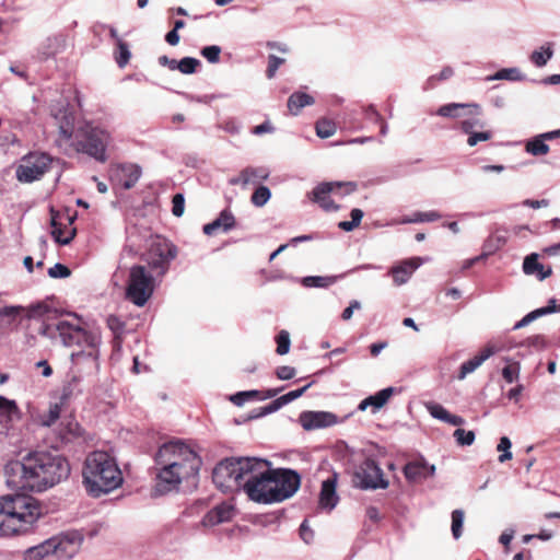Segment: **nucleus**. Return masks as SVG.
<instances>
[{"label": "nucleus", "mask_w": 560, "mask_h": 560, "mask_svg": "<svg viewBox=\"0 0 560 560\" xmlns=\"http://www.w3.org/2000/svg\"><path fill=\"white\" fill-rule=\"evenodd\" d=\"M23 308L20 306H4L0 308V317L8 318V325L18 327L21 323V313Z\"/></svg>", "instance_id": "38"}, {"label": "nucleus", "mask_w": 560, "mask_h": 560, "mask_svg": "<svg viewBox=\"0 0 560 560\" xmlns=\"http://www.w3.org/2000/svg\"><path fill=\"white\" fill-rule=\"evenodd\" d=\"M312 385V383H308L307 385L299 388V389H295V390H291L282 396L281 397V400L283 401L284 405L291 402L292 400L301 397L304 392Z\"/></svg>", "instance_id": "63"}, {"label": "nucleus", "mask_w": 560, "mask_h": 560, "mask_svg": "<svg viewBox=\"0 0 560 560\" xmlns=\"http://www.w3.org/2000/svg\"><path fill=\"white\" fill-rule=\"evenodd\" d=\"M552 55L553 51L549 46L546 48L542 47L541 50L533 51V54L530 55V60L537 67H542L552 57Z\"/></svg>", "instance_id": "47"}, {"label": "nucleus", "mask_w": 560, "mask_h": 560, "mask_svg": "<svg viewBox=\"0 0 560 560\" xmlns=\"http://www.w3.org/2000/svg\"><path fill=\"white\" fill-rule=\"evenodd\" d=\"M30 455L20 460H12L5 465L4 474L9 487L18 490L36 491L33 486L34 475L32 472Z\"/></svg>", "instance_id": "13"}, {"label": "nucleus", "mask_w": 560, "mask_h": 560, "mask_svg": "<svg viewBox=\"0 0 560 560\" xmlns=\"http://www.w3.org/2000/svg\"><path fill=\"white\" fill-rule=\"evenodd\" d=\"M43 515V506L26 494L5 495L0 499V535L27 533Z\"/></svg>", "instance_id": "4"}, {"label": "nucleus", "mask_w": 560, "mask_h": 560, "mask_svg": "<svg viewBox=\"0 0 560 560\" xmlns=\"http://www.w3.org/2000/svg\"><path fill=\"white\" fill-rule=\"evenodd\" d=\"M234 516V508L232 504L223 502L211 509L201 521L205 527H212L218 524L229 522Z\"/></svg>", "instance_id": "24"}, {"label": "nucleus", "mask_w": 560, "mask_h": 560, "mask_svg": "<svg viewBox=\"0 0 560 560\" xmlns=\"http://www.w3.org/2000/svg\"><path fill=\"white\" fill-rule=\"evenodd\" d=\"M131 57L128 44L120 38H117L115 60L120 68L127 66Z\"/></svg>", "instance_id": "37"}, {"label": "nucleus", "mask_w": 560, "mask_h": 560, "mask_svg": "<svg viewBox=\"0 0 560 560\" xmlns=\"http://www.w3.org/2000/svg\"><path fill=\"white\" fill-rule=\"evenodd\" d=\"M155 288L152 273L142 265L130 268L126 283V299L137 306H144Z\"/></svg>", "instance_id": "9"}, {"label": "nucleus", "mask_w": 560, "mask_h": 560, "mask_svg": "<svg viewBox=\"0 0 560 560\" xmlns=\"http://www.w3.org/2000/svg\"><path fill=\"white\" fill-rule=\"evenodd\" d=\"M52 159L43 152H31L21 159L16 167V178L21 183H32L40 179L50 168Z\"/></svg>", "instance_id": "11"}, {"label": "nucleus", "mask_w": 560, "mask_h": 560, "mask_svg": "<svg viewBox=\"0 0 560 560\" xmlns=\"http://www.w3.org/2000/svg\"><path fill=\"white\" fill-rule=\"evenodd\" d=\"M492 79L495 80H517L520 79V71L515 68L502 69L498 71Z\"/></svg>", "instance_id": "60"}, {"label": "nucleus", "mask_w": 560, "mask_h": 560, "mask_svg": "<svg viewBox=\"0 0 560 560\" xmlns=\"http://www.w3.org/2000/svg\"><path fill=\"white\" fill-rule=\"evenodd\" d=\"M177 253V247L172 242L165 238H156L151 243L145 254V261L159 276H164Z\"/></svg>", "instance_id": "12"}, {"label": "nucleus", "mask_w": 560, "mask_h": 560, "mask_svg": "<svg viewBox=\"0 0 560 560\" xmlns=\"http://www.w3.org/2000/svg\"><path fill=\"white\" fill-rule=\"evenodd\" d=\"M270 480L273 481L269 489L271 503L289 499L298 491L301 483L299 474L285 468L273 469L270 467Z\"/></svg>", "instance_id": "10"}, {"label": "nucleus", "mask_w": 560, "mask_h": 560, "mask_svg": "<svg viewBox=\"0 0 560 560\" xmlns=\"http://www.w3.org/2000/svg\"><path fill=\"white\" fill-rule=\"evenodd\" d=\"M250 457L226 458L213 469L212 480L222 492L244 490Z\"/></svg>", "instance_id": "7"}, {"label": "nucleus", "mask_w": 560, "mask_h": 560, "mask_svg": "<svg viewBox=\"0 0 560 560\" xmlns=\"http://www.w3.org/2000/svg\"><path fill=\"white\" fill-rule=\"evenodd\" d=\"M555 303H556L555 300H550L549 304L547 306L537 308L533 312H529L527 315H525L521 320H518L514 325L513 329H520L522 327H525L526 325H528L533 320L537 319L538 317L556 312L558 308Z\"/></svg>", "instance_id": "33"}, {"label": "nucleus", "mask_w": 560, "mask_h": 560, "mask_svg": "<svg viewBox=\"0 0 560 560\" xmlns=\"http://www.w3.org/2000/svg\"><path fill=\"white\" fill-rule=\"evenodd\" d=\"M351 221H340L338 223V228L342 231L350 232L353 231L355 228H358L362 221L363 218V211L361 209H352L351 210Z\"/></svg>", "instance_id": "40"}, {"label": "nucleus", "mask_w": 560, "mask_h": 560, "mask_svg": "<svg viewBox=\"0 0 560 560\" xmlns=\"http://www.w3.org/2000/svg\"><path fill=\"white\" fill-rule=\"evenodd\" d=\"M341 422V419L328 411H317V428H328Z\"/></svg>", "instance_id": "46"}, {"label": "nucleus", "mask_w": 560, "mask_h": 560, "mask_svg": "<svg viewBox=\"0 0 560 560\" xmlns=\"http://www.w3.org/2000/svg\"><path fill=\"white\" fill-rule=\"evenodd\" d=\"M393 394V387L384 388L377 392L375 395L369 396L368 398L363 399L359 405V409L365 410L369 406H373L375 409H380L387 404Z\"/></svg>", "instance_id": "31"}, {"label": "nucleus", "mask_w": 560, "mask_h": 560, "mask_svg": "<svg viewBox=\"0 0 560 560\" xmlns=\"http://www.w3.org/2000/svg\"><path fill=\"white\" fill-rule=\"evenodd\" d=\"M345 188V194H350L357 189V184L348 183H320L317 185V205L325 211H336L339 207L327 195Z\"/></svg>", "instance_id": "15"}, {"label": "nucleus", "mask_w": 560, "mask_h": 560, "mask_svg": "<svg viewBox=\"0 0 560 560\" xmlns=\"http://www.w3.org/2000/svg\"><path fill=\"white\" fill-rule=\"evenodd\" d=\"M285 63L284 58L277 57L276 55L268 56V66L266 69V75L268 79L275 78L280 66Z\"/></svg>", "instance_id": "51"}, {"label": "nucleus", "mask_w": 560, "mask_h": 560, "mask_svg": "<svg viewBox=\"0 0 560 560\" xmlns=\"http://www.w3.org/2000/svg\"><path fill=\"white\" fill-rule=\"evenodd\" d=\"M235 217L230 209H224L220 212L219 217L211 223L203 225V233L206 235H213L218 231L228 232L235 226Z\"/></svg>", "instance_id": "26"}, {"label": "nucleus", "mask_w": 560, "mask_h": 560, "mask_svg": "<svg viewBox=\"0 0 560 560\" xmlns=\"http://www.w3.org/2000/svg\"><path fill=\"white\" fill-rule=\"evenodd\" d=\"M441 218L436 211L417 212L409 222H433Z\"/></svg>", "instance_id": "57"}, {"label": "nucleus", "mask_w": 560, "mask_h": 560, "mask_svg": "<svg viewBox=\"0 0 560 560\" xmlns=\"http://www.w3.org/2000/svg\"><path fill=\"white\" fill-rule=\"evenodd\" d=\"M547 342L544 336L541 335H535L532 337H528L522 342V346L525 347H533L537 350H542L546 347Z\"/></svg>", "instance_id": "56"}, {"label": "nucleus", "mask_w": 560, "mask_h": 560, "mask_svg": "<svg viewBox=\"0 0 560 560\" xmlns=\"http://www.w3.org/2000/svg\"><path fill=\"white\" fill-rule=\"evenodd\" d=\"M271 197V191L267 186H258L250 197V201L256 207L265 206Z\"/></svg>", "instance_id": "41"}, {"label": "nucleus", "mask_w": 560, "mask_h": 560, "mask_svg": "<svg viewBox=\"0 0 560 560\" xmlns=\"http://www.w3.org/2000/svg\"><path fill=\"white\" fill-rule=\"evenodd\" d=\"M269 177V171L268 168L264 166L259 167H253L247 166L244 170H242L236 177L230 178L229 183L231 185H241L243 187H246L247 185H255L262 180L268 179Z\"/></svg>", "instance_id": "22"}, {"label": "nucleus", "mask_w": 560, "mask_h": 560, "mask_svg": "<svg viewBox=\"0 0 560 560\" xmlns=\"http://www.w3.org/2000/svg\"><path fill=\"white\" fill-rule=\"evenodd\" d=\"M33 486L40 492L54 487L70 474V465L66 457L49 452H35L30 454Z\"/></svg>", "instance_id": "6"}, {"label": "nucleus", "mask_w": 560, "mask_h": 560, "mask_svg": "<svg viewBox=\"0 0 560 560\" xmlns=\"http://www.w3.org/2000/svg\"><path fill=\"white\" fill-rule=\"evenodd\" d=\"M155 462L160 468L154 492L160 495L177 490L185 480L196 478L202 464L200 456L182 440L162 444L155 454Z\"/></svg>", "instance_id": "1"}, {"label": "nucleus", "mask_w": 560, "mask_h": 560, "mask_svg": "<svg viewBox=\"0 0 560 560\" xmlns=\"http://www.w3.org/2000/svg\"><path fill=\"white\" fill-rule=\"evenodd\" d=\"M467 135H468L467 144L469 147H475L480 141H489L493 137V133L490 130H485V131H475L474 130Z\"/></svg>", "instance_id": "50"}, {"label": "nucleus", "mask_w": 560, "mask_h": 560, "mask_svg": "<svg viewBox=\"0 0 560 560\" xmlns=\"http://www.w3.org/2000/svg\"><path fill=\"white\" fill-rule=\"evenodd\" d=\"M221 47L217 45L206 46L201 49V55L209 62L215 63L220 60Z\"/></svg>", "instance_id": "53"}, {"label": "nucleus", "mask_w": 560, "mask_h": 560, "mask_svg": "<svg viewBox=\"0 0 560 560\" xmlns=\"http://www.w3.org/2000/svg\"><path fill=\"white\" fill-rule=\"evenodd\" d=\"M337 130V126L335 121L322 118L320 120H317V137L326 139L331 137Z\"/></svg>", "instance_id": "42"}, {"label": "nucleus", "mask_w": 560, "mask_h": 560, "mask_svg": "<svg viewBox=\"0 0 560 560\" xmlns=\"http://www.w3.org/2000/svg\"><path fill=\"white\" fill-rule=\"evenodd\" d=\"M48 275L51 278H67L71 275V270L62 264H56L48 269Z\"/></svg>", "instance_id": "58"}, {"label": "nucleus", "mask_w": 560, "mask_h": 560, "mask_svg": "<svg viewBox=\"0 0 560 560\" xmlns=\"http://www.w3.org/2000/svg\"><path fill=\"white\" fill-rule=\"evenodd\" d=\"M464 516L465 514L463 510H454L452 512V534L455 539H458L462 536Z\"/></svg>", "instance_id": "48"}, {"label": "nucleus", "mask_w": 560, "mask_h": 560, "mask_svg": "<svg viewBox=\"0 0 560 560\" xmlns=\"http://www.w3.org/2000/svg\"><path fill=\"white\" fill-rule=\"evenodd\" d=\"M108 136L105 131L85 124L74 128V117L66 114L59 125V137L56 140L65 152L69 150L85 153L100 162L106 161Z\"/></svg>", "instance_id": "3"}, {"label": "nucleus", "mask_w": 560, "mask_h": 560, "mask_svg": "<svg viewBox=\"0 0 560 560\" xmlns=\"http://www.w3.org/2000/svg\"><path fill=\"white\" fill-rule=\"evenodd\" d=\"M82 477L86 492L93 498L117 489L124 481L115 458L103 451H94L86 456Z\"/></svg>", "instance_id": "5"}, {"label": "nucleus", "mask_w": 560, "mask_h": 560, "mask_svg": "<svg viewBox=\"0 0 560 560\" xmlns=\"http://www.w3.org/2000/svg\"><path fill=\"white\" fill-rule=\"evenodd\" d=\"M523 270L526 275H536L539 280H544L552 275L551 267L545 268V266L538 261L537 254H530L525 257Z\"/></svg>", "instance_id": "30"}, {"label": "nucleus", "mask_w": 560, "mask_h": 560, "mask_svg": "<svg viewBox=\"0 0 560 560\" xmlns=\"http://www.w3.org/2000/svg\"><path fill=\"white\" fill-rule=\"evenodd\" d=\"M54 539H49L44 544L30 549V557L36 560H51L55 558Z\"/></svg>", "instance_id": "35"}, {"label": "nucleus", "mask_w": 560, "mask_h": 560, "mask_svg": "<svg viewBox=\"0 0 560 560\" xmlns=\"http://www.w3.org/2000/svg\"><path fill=\"white\" fill-rule=\"evenodd\" d=\"M52 539V548H55V558L58 560L72 558L79 551L82 541V538L78 537L74 534H68L60 538Z\"/></svg>", "instance_id": "19"}, {"label": "nucleus", "mask_w": 560, "mask_h": 560, "mask_svg": "<svg viewBox=\"0 0 560 560\" xmlns=\"http://www.w3.org/2000/svg\"><path fill=\"white\" fill-rule=\"evenodd\" d=\"M358 476L361 477V487L364 489H385L388 486V481L385 480L382 469L373 459L364 460L361 466V472L358 474Z\"/></svg>", "instance_id": "16"}, {"label": "nucleus", "mask_w": 560, "mask_h": 560, "mask_svg": "<svg viewBox=\"0 0 560 560\" xmlns=\"http://www.w3.org/2000/svg\"><path fill=\"white\" fill-rule=\"evenodd\" d=\"M300 537L306 544H311L314 540V530L308 525V520H304L299 529Z\"/></svg>", "instance_id": "59"}, {"label": "nucleus", "mask_w": 560, "mask_h": 560, "mask_svg": "<svg viewBox=\"0 0 560 560\" xmlns=\"http://www.w3.org/2000/svg\"><path fill=\"white\" fill-rule=\"evenodd\" d=\"M74 218V215L68 212L61 213L51 210V234L57 243L67 245L75 236L77 230L73 226Z\"/></svg>", "instance_id": "14"}, {"label": "nucleus", "mask_w": 560, "mask_h": 560, "mask_svg": "<svg viewBox=\"0 0 560 560\" xmlns=\"http://www.w3.org/2000/svg\"><path fill=\"white\" fill-rule=\"evenodd\" d=\"M82 435L83 429L73 417L62 419L58 428V439L61 444L73 442Z\"/></svg>", "instance_id": "25"}, {"label": "nucleus", "mask_w": 560, "mask_h": 560, "mask_svg": "<svg viewBox=\"0 0 560 560\" xmlns=\"http://www.w3.org/2000/svg\"><path fill=\"white\" fill-rule=\"evenodd\" d=\"M425 470V465L418 462L408 463L404 468L405 476L409 480H417L418 478L424 477L427 475Z\"/></svg>", "instance_id": "39"}, {"label": "nucleus", "mask_w": 560, "mask_h": 560, "mask_svg": "<svg viewBox=\"0 0 560 560\" xmlns=\"http://www.w3.org/2000/svg\"><path fill=\"white\" fill-rule=\"evenodd\" d=\"M497 352V349L488 345L486 346L477 355L464 362L460 365L458 378L464 380L467 374L472 373L477 368H479L488 358Z\"/></svg>", "instance_id": "27"}, {"label": "nucleus", "mask_w": 560, "mask_h": 560, "mask_svg": "<svg viewBox=\"0 0 560 560\" xmlns=\"http://www.w3.org/2000/svg\"><path fill=\"white\" fill-rule=\"evenodd\" d=\"M141 176V168L136 164H120L112 170L110 178L124 189L132 188Z\"/></svg>", "instance_id": "18"}, {"label": "nucleus", "mask_w": 560, "mask_h": 560, "mask_svg": "<svg viewBox=\"0 0 560 560\" xmlns=\"http://www.w3.org/2000/svg\"><path fill=\"white\" fill-rule=\"evenodd\" d=\"M248 466L244 492L255 502L271 503L269 489L273 481L270 480V463L266 459L250 457Z\"/></svg>", "instance_id": "8"}, {"label": "nucleus", "mask_w": 560, "mask_h": 560, "mask_svg": "<svg viewBox=\"0 0 560 560\" xmlns=\"http://www.w3.org/2000/svg\"><path fill=\"white\" fill-rule=\"evenodd\" d=\"M50 312L49 307L44 304L39 303L37 305H34L30 307L27 316L31 317H39L48 314Z\"/></svg>", "instance_id": "64"}, {"label": "nucleus", "mask_w": 560, "mask_h": 560, "mask_svg": "<svg viewBox=\"0 0 560 560\" xmlns=\"http://www.w3.org/2000/svg\"><path fill=\"white\" fill-rule=\"evenodd\" d=\"M511 441L508 436H502L500 439V442L497 446L498 451L499 452H503L500 456H499V462L500 463H504L506 460H510L512 458V453L510 452V448H511Z\"/></svg>", "instance_id": "52"}, {"label": "nucleus", "mask_w": 560, "mask_h": 560, "mask_svg": "<svg viewBox=\"0 0 560 560\" xmlns=\"http://www.w3.org/2000/svg\"><path fill=\"white\" fill-rule=\"evenodd\" d=\"M520 373V363L515 362L506 365L502 371V376L508 383H513L517 380Z\"/></svg>", "instance_id": "54"}, {"label": "nucleus", "mask_w": 560, "mask_h": 560, "mask_svg": "<svg viewBox=\"0 0 560 560\" xmlns=\"http://www.w3.org/2000/svg\"><path fill=\"white\" fill-rule=\"evenodd\" d=\"M276 352L279 355H284L290 351V335L287 330H280L279 334L276 336Z\"/></svg>", "instance_id": "45"}, {"label": "nucleus", "mask_w": 560, "mask_h": 560, "mask_svg": "<svg viewBox=\"0 0 560 560\" xmlns=\"http://www.w3.org/2000/svg\"><path fill=\"white\" fill-rule=\"evenodd\" d=\"M425 408L433 418L439 419L448 424L459 427L465 423L464 418L456 415H452L442 405L438 402H427Z\"/></svg>", "instance_id": "28"}, {"label": "nucleus", "mask_w": 560, "mask_h": 560, "mask_svg": "<svg viewBox=\"0 0 560 560\" xmlns=\"http://www.w3.org/2000/svg\"><path fill=\"white\" fill-rule=\"evenodd\" d=\"M313 102L314 98L312 95L295 92L288 100V109L292 115H299L303 107L312 105Z\"/></svg>", "instance_id": "32"}, {"label": "nucleus", "mask_w": 560, "mask_h": 560, "mask_svg": "<svg viewBox=\"0 0 560 560\" xmlns=\"http://www.w3.org/2000/svg\"><path fill=\"white\" fill-rule=\"evenodd\" d=\"M547 138L542 137V135L535 137L534 139L527 141L525 145L526 152L530 153L534 156L545 155L549 152V145L545 143Z\"/></svg>", "instance_id": "36"}, {"label": "nucleus", "mask_w": 560, "mask_h": 560, "mask_svg": "<svg viewBox=\"0 0 560 560\" xmlns=\"http://www.w3.org/2000/svg\"><path fill=\"white\" fill-rule=\"evenodd\" d=\"M185 210V198L183 194H176L172 199V213L175 217H182Z\"/></svg>", "instance_id": "55"}, {"label": "nucleus", "mask_w": 560, "mask_h": 560, "mask_svg": "<svg viewBox=\"0 0 560 560\" xmlns=\"http://www.w3.org/2000/svg\"><path fill=\"white\" fill-rule=\"evenodd\" d=\"M79 378L73 377L72 382L69 383L67 386L62 389V395L60 397V402H56L49 406V409L47 412H44L39 416L40 424L44 427H51L56 423V421L60 418L61 413V407L68 401L72 394L71 385L72 383H78Z\"/></svg>", "instance_id": "23"}, {"label": "nucleus", "mask_w": 560, "mask_h": 560, "mask_svg": "<svg viewBox=\"0 0 560 560\" xmlns=\"http://www.w3.org/2000/svg\"><path fill=\"white\" fill-rule=\"evenodd\" d=\"M300 423L305 430L315 428V411H304L300 416Z\"/></svg>", "instance_id": "62"}, {"label": "nucleus", "mask_w": 560, "mask_h": 560, "mask_svg": "<svg viewBox=\"0 0 560 560\" xmlns=\"http://www.w3.org/2000/svg\"><path fill=\"white\" fill-rule=\"evenodd\" d=\"M281 388L268 389L264 393L255 389L238 392L231 396L230 400L236 406H243L248 400L272 398L277 396Z\"/></svg>", "instance_id": "29"}, {"label": "nucleus", "mask_w": 560, "mask_h": 560, "mask_svg": "<svg viewBox=\"0 0 560 560\" xmlns=\"http://www.w3.org/2000/svg\"><path fill=\"white\" fill-rule=\"evenodd\" d=\"M485 125V121L481 120L479 116H465L464 119L459 122V129L464 133H469L476 128H483Z\"/></svg>", "instance_id": "43"}, {"label": "nucleus", "mask_w": 560, "mask_h": 560, "mask_svg": "<svg viewBox=\"0 0 560 560\" xmlns=\"http://www.w3.org/2000/svg\"><path fill=\"white\" fill-rule=\"evenodd\" d=\"M275 374L279 380L288 381L293 378L296 373L294 368L289 365H281L276 369Z\"/></svg>", "instance_id": "61"}, {"label": "nucleus", "mask_w": 560, "mask_h": 560, "mask_svg": "<svg viewBox=\"0 0 560 560\" xmlns=\"http://www.w3.org/2000/svg\"><path fill=\"white\" fill-rule=\"evenodd\" d=\"M55 329L66 347H77L78 350L71 353V361L79 365L86 360L91 369L97 371L100 368V346L102 336L97 329H88L81 318L73 315L70 318H60Z\"/></svg>", "instance_id": "2"}, {"label": "nucleus", "mask_w": 560, "mask_h": 560, "mask_svg": "<svg viewBox=\"0 0 560 560\" xmlns=\"http://www.w3.org/2000/svg\"><path fill=\"white\" fill-rule=\"evenodd\" d=\"M0 416L7 417L11 423L21 420V411L16 402L3 396H0Z\"/></svg>", "instance_id": "34"}, {"label": "nucleus", "mask_w": 560, "mask_h": 560, "mask_svg": "<svg viewBox=\"0 0 560 560\" xmlns=\"http://www.w3.org/2000/svg\"><path fill=\"white\" fill-rule=\"evenodd\" d=\"M482 108L477 103H448L440 106L436 115L445 118H464L465 116H481Z\"/></svg>", "instance_id": "17"}, {"label": "nucleus", "mask_w": 560, "mask_h": 560, "mask_svg": "<svg viewBox=\"0 0 560 560\" xmlns=\"http://www.w3.org/2000/svg\"><path fill=\"white\" fill-rule=\"evenodd\" d=\"M337 474H332L323 481L317 504L320 509L331 511L338 503L339 497L336 492Z\"/></svg>", "instance_id": "20"}, {"label": "nucleus", "mask_w": 560, "mask_h": 560, "mask_svg": "<svg viewBox=\"0 0 560 560\" xmlns=\"http://www.w3.org/2000/svg\"><path fill=\"white\" fill-rule=\"evenodd\" d=\"M454 438L458 445L460 446H469L475 442V432L474 431H466L464 429H456L454 431Z\"/></svg>", "instance_id": "49"}, {"label": "nucleus", "mask_w": 560, "mask_h": 560, "mask_svg": "<svg viewBox=\"0 0 560 560\" xmlns=\"http://www.w3.org/2000/svg\"><path fill=\"white\" fill-rule=\"evenodd\" d=\"M422 259L420 257H412L400 261L398 265L393 266L389 273L396 285L406 283L411 275L421 266Z\"/></svg>", "instance_id": "21"}, {"label": "nucleus", "mask_w": 560, "mask_h": 560, "mask_svg": "<svg viewBox=\"0 0 560 560\" xmlns=\"http://www.w3.org/2000/svg\"><path fill=\"white\" fill-rule=\"evenodd\" d=\"M200 66V61L192 57H184L176 65L177 69L184 74H192L197 71Z\"/></svg>", "instance_id": "44"}]
</instances>
